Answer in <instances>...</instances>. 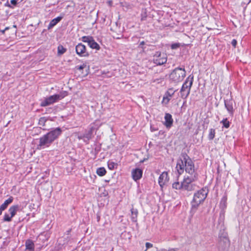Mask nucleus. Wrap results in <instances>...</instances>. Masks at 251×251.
<instances>
[{
	"label": "nucleus",
	"mask_w": 251,
	"mask_h": 251,
	"mask_svg": "<svg viewBox=\"0 0 251 251\" xmlns=\"http://www.w3.org/2000/svg\"><path fill=\"white\" fill-rule=\"evenodd\" d=\"M176 169L179 175L185 170L189 176L184 177L182 182V189L188 191L195 189L196 185L193 183L197 179V174L195 171L194 164L190 157L186 153H182L177 161Z\"/></svg>",
	"instance_id": "f257e3e1"
},
{
	"label": "nucleus",
	"mask_w": 251,
	"mask_h": 251,
	"mask_svg": "<svg viewBox=\"0 0 251 251\" xmlns=\"http://www.w3.org/2000/svg\"><path fill=\"white\" fill-rule=\"evenodd\" d=\"M62 132V130L61 128L56 127L44 134L39 138L37 149L38 150H42L50 147L59 137Z\"/></svg>",
	"instance_id": "f03ea898"
},
{
	"label": "nucleus",
	"mask_w": 251,
	"mask_h": 251,
	"mask_svg": "<svg viewBox=\"0 0 251 251\" xmlns=\"http://www.w3.org/2000/svg\"><path fill=\"white\" fill-rule=\"evenodd\" d=\"M207 193L208 190L202 188L194 194L193 199L191 202V209L190 213L192 215L196 212L199 205L206 199Z\"/></svg>",
	"instance_id": "7ed1b4c3"
},
{
	"label": "nucleus",
	"mask_w": 251,
	"mask_h": 251,
	"mask_svg": "<svg viewBox=\"0 0 251 251\" xmlns=\"http://www.w3.org/2000/svg\"><path fill=\"white\" fill-rule=\"evenodd\" d=\"M219 242L217 245L219 251H228L230 247V241L227 237V234L224 230L220 231L219 235Z\"/></svg>",
	"instance_id": "20e7f679"
},
{
	"label": "nucleus",
	"mask_w": 251,
	"mask_h": 251,
	"mask_svg": "<svg viewBox=\"0 0 251 251\" xmlns=\"http://www.w3.org/2000/svg\"><path fill=\"white\" fill-rule=\"evenodd\" d=\"M186 76L185 69L177 67L175 68L169 75L170 80L172 82L177 83L182 81Z\"/></svg>",
	"instance_id": "39448f33"
},
{
	"label": "nucleus",
	"mask_w": 251,
	"mask_h": 251,
	"mask_svg": "<svg viewBox=\"0 0 251 251\" xmlns=\"http://www.w3.org/2000/svg\"><path fill=\"white\" fill-rule=\"evenodd\" d=\"M193 79L194 76L190 75L187 77L185 82L183 84L180 91L181 97L183 99H186L189 95L190 90L193 84Z\"/></svg>",
	"instance_id": "423d86ee"
},
{
	"label": "nucleus",
	"mask_w": 251,
	"mask_h": 251,
	"mask_svg": "<svg viewBox=\"0 0 251 251\" xmlns=\"http://www.w3.org/2000/svg\"><path fill=\"white\" fill-rule=\"evenodd\" d=\"M64 97L62 94H55L47 98L41 103L42 106H46L53 103L57 100L62 99Z\"/></svg>",
	"instance_id": "0eeeda50"
},
{
	"label": "nucleus",
	"mask_w": 251,
	"mask_h": 251,
	"mask_svg": "<svg viewBox=\"0 0 251 251\" xmlns=\"http://www.w3.org/2000/svg\"><path fill=\"white\" fill-rule=\"evenodd\" d=\"M153 62L157 65H161L165 64L167 60V55L165 53L156 52L154 55Z\"/></svg>",
	"instance_id": "6e6552de"
},
{
	"label": "nucleus",
	"mask_w": 251,
	"mask_h": 251,
	"mask_svg": "<svg viewBox=\"0 0 251 251\" xmlns=\"http://www.w3.org/2000/svg\"><path fill=\"white\" fill-rule=\"evenodd\" d=\"M75 51L79 56L81 57H87L89 55L86 50V47L82 43H79L76 46Z\"/></svg>",
	"instance_id": "1a4fd4ad"
},
{
	"label": "nucleus",
	"mask_w": 251,
	"mask_h": 251,
	"mask_svg": "<svg viewBox=\"0 0 251 251\" xmlns=\"http://www.w3.org/2000/svg\"><path fill=\"white\" fill-rule=\"evenodd\" d=\"M168 173L167 172H163L159 176L158 178V183L161 188L169 181Z\"/></svg>",
	"instance_id": "9d476101"
},
{
	"label": "nucleus",
	"mask_w": 251,
	"mask_h": 251,
	"mask_svg": "<svg viewBox=\"0 0 251 251\" xmlns=\"http://www.w3.org/2000/svg\"><path fill=\"white\" fill-rule=\"evenodd\" d=\"M165 122L164 125L167 128H170L173 126V119L172 115L169 113H166L165 115Z\"/></svg>",
	"instance_id": "9b49d317"
},
{
	"label": "nucleus",
	"mask_w": 251,
	"mask_h": 251,
	"mask_svg": "<svg viewBox=\"0 0 251 251\" xmlns=\"http://www.w3.org/2000/svg\"><path fill=\"white\" fill-rule=\"evenodd\" d=\"M143 172L142 170L137 168L132 171V176L133 179L136 181L140 179L142 176Z\"/></svg>",
	"instance_id": "f8f14e48"
},
{
	"label": "nucleus",
	"mask_w": 251,
	"mask_h": 251,
	"mask_svg": "<svg viewBox=\"0 0 251 251\" xmlns=\"http://www.w3.org/2000/svg\"><path fill=\"white\" fill-rule=\"evenodd\" d=\"M234 101L232 100H225V105L228 112L232 114L233 112V103Z\"/></svg>",
	"instance_id": "ddd939ff"
},
{
	"label": "nucleus",
	"mask_w": 251,
	"mask_h": 251,
	"mask_svg": "<svg viewBox=\"0 0 251 251\" xmlns=\"http://www.w3.org/2000/svg\"><path fill=\"white\" fill-rule=\"evenodd\" d=\"M20 207L19 205L17 204L13 205L9 208L8 212L12 218L16 214L17 212L20 209Z\"/></svg>",
	"instance_id": "4468645a"
},
{
	"label": "nucleus",
	"mask_w": 251,
	"mask_h": 251,
	"mask_svg": "<svg viewBox=\"0 0 251 251\" xmlns=\"http://www.w3.org/2000/svg\"><path fill=\"white\" fill-rule=\"evenodd\" d=\"M146 249L145 251H165V249H161L158 250L157 248L153 247V245L149 242L146 243Z\"/></svg>",
	"instance_id": "2eb2a0df"
},
{
	"label": "nucleus",
	"mask_w": 251,
	"mask_h": 251,
	"mask_svg": "<svg viewBox=\"0 0 251 251\" xmlns=\"http://www.w3.org/2000/svg\"><path fill=\"white\" fill-rule=\"evenodd\" d=\"M62 19V17H57L56 18L52 19L50 23L48 28L50 29L55 26L58 22H59Z\"/></svg>",
	"instance_id": "dca6fc26"
},
{
	"label": "nucleus",
	"mask_w": 251,
	"mask_h": 251,
	"mask_svg": "<svg viewBox=\"0 0 251 251\" xmlns=\"http://www.w3.org/2000/svg\"><path fill=\"white\" fill-rule=\"evenodd\" d=\"M25 245L26 251L34 250V245L31 240H27L26 241Z\"/></svg>",
	"instance_id": "f3484780"
},
{
	"label": "nucleus",
	"mask_w": 251,
	"mask_h": 251,
	"mask_svg": "<svg viewBox=\"0 0 251 251\" xmlns=\"http://www.w3.org/2000/svg\"><path fill=\"white\" fill-rule=\"evenodd\" d=\"M88 45L91 48L93 49L99 50L100 49L99 45L96 42H95L93 38L92 40L90 41L89 43L88 44Z\"/></svg>",
	"instance_id": "a211bd4d"
},
{
	"label": "nucleus",
	"mask_w": 251,
	"mask_h": 251,
	"mask_svg": "<svg viewBox=\"0 0 251 251\" xmlns=\"http://www.w3.org/2000/svg\"><path fill=\"white\" fill-rule=\"evenodd\" d=\"M13 201V198L12 197H10L7 200H5L4 202L0 205L3 209L5 210L8 205L10 204Z\"/></svg>",
	"instance_id": "6ab92c4d"
},
{
	"label": "nucleus",
	"mask_w": 251,
	"mask_h": 251,
	"mask_svg": "<svg viewBox=\"0 0 251 251\" xmlns=\"http://www.w3.org/2000/svg\"><path fill=\"white\" fill-rule=\"evenodd\" d=\"M131 213L132 221L133 222H136L137 221V218L138 213L137 209L132 208L131 209Z\"/></svg>",
	"instance_id": "aec40b11"
},
{
	"label": "nucleus",
	"mask_w": 251,
	"mask_h": 251,
	"mask_svg": "<svg viewBox=\"0 0 251 251\" xmlns=\"http://www.w3.org/2000/svg\"><path fill=\"white\" fill-rule=\"evenodd\" d=\"M96 172L98 175L102 176L105 175L106 171L104 167H100L97 169Z\"/></svg>",
	"instance_id": "412c9836"
},
{
	"label": "nucleus",
	"mask_w": 251,
	"mask_h": 251,
	"mask_svg": "<svg viewBox=\"0 0 251 251\" xmlns=\"http://www.w3.org/2000/svg\"><path fill=\"white\" fill-rule=\"evenodd\" d=\"M172 187L176 190L182 189V182L181 183L178 181L174 182L172 184Z\"/></svg>",
	"instance_id": "4be33fe9"
},
{
	"label": "nucleus",
	"mask_w": 251,
	"mask_h": 251,
	"mask_svg": "<svg viewBox=\"0 0 251 251\" xmlns=\"http://www.w3.org/2000/svg\"><path fill=\"white\" fill-rule=\"evenodd\" d=\"M176 92V90H174L173 88H170L166 92L165 96H166L171 99V98L174 95V94H175V93Z\"/></svg>",
	"instance_id": "5701e85b"
},
{
	"label": "nucleus",
	"mask_w": 251,
	"mask_h": 251,
	"mask_svg": "<svg viewBox=\"0 0 251 251\" xmlns=\"http://www.w3.org/2000/svg\"><path fill=\"white\" fill-rule=\"evenodd\" d=\"M66 51V49L63 46L59 45L57 48L58 55H60L64 53Z\"/></svg>",
	"instance_id": "b1692460"
},
{
	"label": "nucleus",
	"mask_w": 251,
	"mask_h": 251,
	"mask_svg": "<svg viewBox=\"0 0 251 251\" xmlns=\"http://www.w3.org/2000/svg\"><path fill=\"white\" fill-rule=\"evenodd\" d=\"M107 165L109 169L111 170H113L118 165L117 163L110 161H108Z\"/></svg>",
	"instance_id": "393cba45"
},
{
	"label": "nucleus",
	"mask_w": 251,
	"mask_h": 251,
	"mask_svg": "<svg viewBox=\"0 0 251 251\" xmlns=\"http://www.w3.org/2000/svg\"><path fill=\"white\" fill-rule=\"evenodd\" d=\"M223 124V126L226 128H228L230 126L229 122L227 118L224 119L221 122Z\"/></svg>",
	"instance_id": "a878e982"
},
{
	"label": "nucleus",
	"mask_w": 251,
	"mask_h": 251,
	"mask_svg": "<svg viewBox=\"0 0 251 251\" xmlns=\"http://www.w3.org/2000/svg\"><path fill=\"white\" fill-rule=\"evenodd\" d=\"M215 130L213 128H211L209 131L208 134V139L210 140H213L215 137Z\"/></svg>",
	"instance_id": "bb28decb"
},
{
	"label": "nucleus",
	"mask_w": 251,
	"mask_h": 251,
	"mask_svg": "<svg viewBox=\"0 0 251 251\" xmlns=\"http://www.w3.org/2000/svg\"><path fill=\"white\" fill-rule=\"evenodd\" d=\"M93 37L90 36H84L82 37L81 40L83 42H86L88 44L89 43L90 41L93 39Z\"/></svg>",
	"instance_id": "cd10ccee"
},
{
	"label": "nucleus",
	"mask_w": 251,
	"mask_h": 251,
	"mask_svg": "<svg viewBox=\"0 0 251 251\" xmlns=\"http://www.w3.org/2000/svg\"><path fill=\"white\" fill-rule=\"evenodd\" d=\"M47 121V119L45 117H41L39 120L38 124L40 126H45Z\"/></svg>",
	"instance_id": "c85d7f7f"
},
{
	"label": "nucleus",
	"mask_w": 251,
	"mask_h": 251,
	"mask_svg": "<svg viewBox=\"0 0 251 251\" xmlns=\"http://www.w3.org/2000/svg\"><path fill=\"white\" fill-rule=\"evenodd\" d=\"M93 129H94V127L93 126H92L90 128V130L89 131V132L83 135V137H85V138H86L88 140L89 139H90L91 138V135H92Z\"/></svg>",
	"instance_id": "c756f323"
},
{
	"label": "nucleus",
	"mask_w": 251,
	"mask_h": 251,
	"mask_svg": "<svg viewBox=\"0 0 251 251\" xmlns=\"http://www.w3.org/2000/svg\"><path fill=\"white\" fill-rule=\"evenodd\" d=\"M12 218V217L11 216H10L8 213H5L4 214L3 220L4 222H9L11 221Z\"/></svg>",
	"instance_id": "7c9ffc66"
},
{
	"label": "nucleus",
	"mask_w": 251,
	"mask_h": 251,
	"mask_svg": "<svg viewBox=\"0 0 251 251\" xmlns=\"http://www.w3.org/2000/svg\"><path fill=\"white\" fill-rule=\"evenodd\" d=\"M180 47L179 43H174L171 45V49L173 50L176 49Z\"/></svg>",
	"instance_id": "2f4dec72"
},
{
	"label": "nucleus",
	"mask_w": 251,
	"mask_h": 251,
	"mask_svg": "<svg viewBox=\"0 0 251 251\" xmlns=\"http://www.w3.org/2000/svg\"><path fill=\"white\" fill-rule=\"evenodd\" d=\"M170 99H171L170 98H168V97L164 95L163 99V102L165 103V104H167L169 102Z\"/></svg>",
	"instance_id": "473e14b6"
},
{
	"label": "nucleus",
	"mask_w": 251,
	"mask_h": 251,
	"mask_svg": "<svg viewBox=\"0 0 251 251\" xmlns=\"http://www.w3.org/2000/svg\"><path fill=\"white\" fill-rule=\"evenodd\" d=\"M147 17V13L146 12H145L144 13H143L141 14V19L142 21H145L146 20Z\"/></svg>",
	"instance_id": "72a5a7b5"
},
{
	"label": "nucleus",
	"mask_w": 251,
	"mask_h": 251,
	"mask_svg": "<svg viewBox=\"0 0 251 251\" xmlns=\"http://www.w3.org/2000/svg\"><path fill=\"white\" fill-rule=\"evenodd\" d=\"M231 45H232L234 48L236 47V46L237 45V41L235 39H233L231 41Z\"/></svg>",
	"instance_id": "f704fd0d"
},
{
	"label": "nucleus",
	"mask_w": 251,
	"mask_h": 251,
	"mask_svg": "<svg viewBox=\"0 0 251 251\" xmlns=\"http://www.w3.org/2000/svg\"><path fill=\"white\" fill-rule=\"evenodd\" d=\"M86 65L83 64V65H80L79 67H77V69L79 70H83L85 67H86Z\"/></svg>",
	"instance_id": "c9c22d12"
},
{
	"label": "nucleus",
	"mask_w": 251,
	"mask_h": 251,
	"mask_svg": "<svg viewBox=\"0 0 251 251\" xmlns=\"http://www.w3.org/2000/svg\"><path fill=\"white\" fill-rule=\"evenodd\" d=\"M10 3L11 4H12L13 5L15 6L17 3V0H11Z\"/></svg>",
	"instance_id": "e433bc0d"
},
{
	"label": "nucleus",
	"mask_w": 251,
	"mask_h": 251,
	"mask_svg": "<svg viewBox=\"0 0 251 251\" xmlns=\"http://www.w3.org/2000/svg\"><path fill=\"white\" fill-rule=\"evenodd\" d=\"M226 198H223L221 201V204H222V203H223V204L225 205V203L226 202Z\"/></svg>",
	"instance_id": "4c0bfd02"
},
{
	"label": "nucleus",
	"mask_w": 251,
	"mask_h": 251,
	"mask_svg": "<svg viewBox=\"0 0 251 251\" xmlns=\"http://www.w3.org/2000/svg\"><path fill=\"white\" fill-rule=\"evenodd\" d=\"M8 29H9V27H6L4 29L0 30V31L1 32H2V33L3 34L4 33L5 31L8 30Z\"/></svg>",
	"instance_id": "58836bf2"
},
{
	"label": "nucleus",
	"mask_w": 251,
	"mask_h": 251,
	"mask_svg": "<svg viewBox=\"0 0 251 251\" xmlns=\"http://www.w3.org/2000/svg\"><path fill=\"white\" fill-rule=\"evenodd\" d=\"M4 210V209H3V208H2L1 207H0V215H1L2 214V211Z\"/></svg>",
	"instance_id": "ea45409f"
},
{
	"label": "nucleus",
	"mask_w": 251,
	"mask_h": 251,
	"mask_svg": "<svg viewBox=\"0 0 251 251\" xmlns=\"http://www.w3.org/2000/svg\"><path fill=\"white\" fill-rule=\"evenodd\" d=\"M145 44V42L144 41H142L140 43V46H143Z\"/></svg>",
	"instance_id": "a19ab883"
},
{
	"label": "nucleus",
	"mask_w": 251,
	"mask_h": 251,
	"mask_svg": "<svg viewBox=\"0 0 251 251\" xmlns=\"http://www.w3.org/2000/svg\"><path fill=\"white\" fill-rule=\"evenodd\" d=\"M83 138H84L83 135V136H78V138L80 139H82Z\"/></svg>",
	"instance_id": "79ce46f5"
},
{
	"label": "nucleus",
	"mask_w": 251,
	"mask_h": 251,
	"mask_svg": "<svg viewBox=\"0 0 251 251\" xmlns=\"http://www.w3.org/2000/svg\"><path fill=\"white\" fill-rule=\"evenodd\" d=\"M123 35H121V36H118V37H116L117 39H121Z\"/></svg>",
	"instance_id": "37998d69"
},
{
	"label": "nucleus",
	"mask_w": 251,
	"mask_h": 251,
	"mask_svg": "<svg viewBox=\"0 0 251 251\" xmlns=\"http://www.w3.org/2000/svg\"><path fill=\"white\" fill-rule=\"evenodd\" d=\"M25 251H34V250H28V251H26V250H25Z\"/></svg>",
	"instance_id": "c03bdc74"
},
{
	"label": "nucleus",
	"mask_w": 251,
	"mask_h": 251,
	"mask_svg": "<svg viewBox=\"0 0 251 251\" xmlns=\"http://www.w3.org/2000/svg\"><path fill=\"white\" fill-rule=\"evenodd\" d=\"M9 7H12L9 4L8 5Z\"/></svg>",
	"instance_id": "a18cd8bd"
}]
</instances>
